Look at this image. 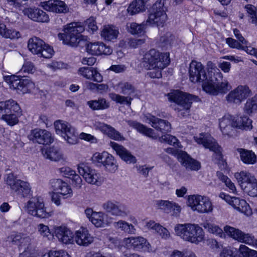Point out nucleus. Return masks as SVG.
<instances>
[{"label":"nucleus","mask_w":257,"mask_h":257,"mask_svg":"<svg viewBox=\"0 0 257 257\" xmlns=\"http://www.w3.org/2000/svg\"><path fill=\"white\" fill-rule=\"evenodd\" d=\"M113 88L116 91L127 96L110 93L109 94V98L117 103L130 106L133 99L131 95L136 92L134 86L128 82L121 81L116 84Z\"/></svg>","instance_id":"nucleus-5"},{"label":"nucleus","mask_w":257,"mask_h":257,"mask_svg":"<svg viewBox=\"0 0 257 257\" xmlns=\"http://www.w3.org/2000/svg\"><path fill=\"white\" fill-rule=\"evenodd\" d=\"M236 151L239 155L240 160L244 164L253 165L256 162V156L252 151L242 148H238Z\"/></svg>","instance_id":"nucleus-38"},{"label":"nucleus","mask_w":257,"mask_h":257,"mask_svg":"<svg viewBox=\"0 0 257 257\" xmlns=\"http://www.w3.org/2000/svg\"><path fill=\"white\" fill-rule=\"evenodd\" d=\"M188 205L193 211L200 213L207 212L208 199L206 196L198 195L189 196L188 198Z\"/></svg>","instance_id":"nucleus-20"},{"label":"nucleus","mask_w":257,"mask_h":257,"mask_svg":"<svg viewBox=\"0 0 257 257\" xmlns=\"http://www.w3.org/2000/svg\"><path fill=\"white\" fill-rule=\"evenodd\" d=\"M104 214L102 212H96L90 220L91 222L97 227H102L104 225Z\"/></svg>","instance_id":"nucleus-55"},{"label":"nucleus","mask_w":257,"mask_h":257,"mask_svg":"<svg viewBox=\"0 0 257 257\" xmlns=\"http://www.w3.org/2000/svg\"><path fill=\"white\" fill-rule=\"evenodd\" d=\"M5 181L10 189L21 197H25L31 194V187L29 182L18 179L13 173L7 175Z\"/></svg>","instance_id":"nucleus-12"},{"label":"nucleus","mask_w":257,"mask_h":257,"mask_svg":"<svg viewBox=\"0 0 257 257\" xmlns=\"http://www.w3.org/2000/svg\"><path fill=\"white\" fill-rule=\"evenodd\" d=\"M70 179L72 180V185L75 187L77 188H81L82 184V180L79 175L76 174V172L70 177Z\"/></svg>","instance_id":"nucleus-60"},{"label":"nucleus","mask_w":257,"mask_h":257,"mask_svg":"<svg viewBox=\"0 0 257 257\" xmlns=\"http://www.w3.org/2000/svg\"><path fill=\"white\" fill-rule=\"evenodd\" d=\"M22 71L28 73H33L36 71V68L32 62L26 61L23 65Z\"/></svg>","instance_id":"nucleus-61"},{"label":"nucleus","mask_w":257,"mask_h":257,"mask_svg":"<svg viewBox=\"0 0 257 257\" xmlns=\"http://www.w3.org/2000/svg\"><path fill=\"white\" fill-rule=\"evenodd\" d=\"M84 28L79 23H72L64 29L63 33L58 35L59 40L65 44L72 47H76L82 40V35Z\"/></svg>","instance_id":"nucleus-4"},{"label":"nucleus","mask_w":257,"mask_h":257,"mask_svg":"<svg viewBox=\"0 0 257 257\" xmlns=\"http://www.w3.org/2000/svg\"><path fill=\"white\" fill-rule=\"evenodd\" d=\"M194 139L198 144H202L205 148H209V142L203 134H201L199 137H195Z\"/></svg>","instance_id":"nucleus-62"},{"label":"nucleus","mask_w":257,"mask_h":257,"mask_svg":"<svg viewBox=\"0 0 257 257\" xmlns=\"http://www.w3.org/2000/svg\"><path fill=\"white\" fill-rule=\"evenodd\" d=\"M251 94V90L247 85H239L226 95L225 100L229 104L239 105Z\"/></svg>","instance_id":"nucleus-14"},{"label":"nucleus","mask_w":257,"mask_h":257,"mask_svg":"<svg viewBox=\"0 0 257 257\" xmlns=\"http://www.w3.org/2000/svg\"><path fill=\"white\" fill-rule=\"evenodd\" d=\"M128 124L136 129L138 132L143 135L153 139L158 138V136L155 133L154 131L135 121H128Z\"/></svg>","instance_id":"nucleus-39"},{"label":"nucleus","mask_w":257,"mask_h":257,"mask_svg":"<svg viewBox=\"0 0 257 257\" xmlns=\"http://www.w3.org/2000/svg\"><path fill=\"white\" fill-rule=\"evenodd\" d=\"M123 243L126 247L133 248L136 250L150 251L151 249L150 244L142 236L125 237L123 239Z\"/></svg>","instance_id":"nucleus-23"},{"label":"nucleus","mask_w":257,"mask_h":257,"mask_svg":"<svg viewBox=\"0 0 257 257\" xmlns=\"http://www.w3.org/2000/svg\"><path fill=\"white\" fill-rule=\"evenodd\" d=\"M147 25L146 22L141 24L135 22L128 23L126 24V28L129 33L133 35L141 34L144 32L145 26Z\"/></svg>","instance_id":"nucleus-50"},{"label":"nucleus","mask_w":257,"mask_h":257,"mask_svg":"<svg viewBox=\"0 0 257 257\" xmlns=\"http://www.w3.org/2000/svg\"><path fill=\"white\" fill-rule=\"evenodd\" d=\"M170 101L174 102L176 104L174 106V110L178 113L179 117H185L189 115L190 108L192 101H198L199 98L179 90L174 91L168 94Z\"/></svg>","instance_id":"nucleus-3"},{"label":"nucleus","mask_w":257,"mask_h":257,"mask_svg":"<svg viewBox=\"0 0 257 257\" xmlns=\"http://www.w3.org/2000/svg\"><path fill=\"white\" fill-rule=\"evenodd\" d=\"M234 177L244 193L251 197H257V179L253 174L241 171L235 173Z\"/></svg>","instance_id":"nucleus-6"},{"label":"nucleus","mask_w":257,"mask_h":257,"mask_svg":"<svg viewBox=\"0 0 257 257\" xmlns=\"http://www.w3.org/2000/svg\"><path fill=\"white\" fill-rule=\"evenodd\" d=\"M176 234L186 241L198 244L204 239L203 229L195 223L178 224L174 228Z\"/></svg>","instance_id":"nucleus-2"},{"label":"nucleus","mask_w":257,"mask_h":257,"mask_svg":"<svg viewBox=\"0 0 257 257\" xmlns=\"http://www.w3.org/2000/svg\"><path fill=\"white\" fill-rule=\"evenodd\" d=\"M39 233L43 237L50 239L52 236V233L48 226L43 223L39 224L37 226Z\"/></svg>","instance_id":"nucleus-57"},{"label":"nucleus","mask_w":257,"mask_h":257,"mask_svg":"<svg viewBox=\"0 0 257 257\" xmlns=\"http://www.w3.org/2000/svg\"><path fill=\"white\" fill-rule=\"evenodd\" d=\"M114 228L128 234L134 235L136 233L137 230L133 224L129 223L123 220H119L113 223Z\"/></svg>","instance_id":"nucleus-41"},{"label":"nucleus","mask_w":257,"mask_h":257,"mask_svg":"<svg viewBox=\"0 0 257 257\" xmlns=\"http://www.w3.org/2000/svg\"><path fill=\"white\" fill-rule=\"evenodd\" d=\"M95 126L96 128L100 130L101 132L111 139L117 141L124 140V138L114 128L109 125L100 122H96Z\"/></svg>","instance_id":"nucleus-33"},{"label":"nucleus","mask_w":257,"mask_h":257,"mask_svg":"<svg viewBox=\"0 0 257 257\" xmlns=\"http://www.w3.org/2000/svg\"><path fill=\"white\" fill-rule=\"evenodd\" d=\"M20 110L19 104L14 100L10 99L6 101H0V115L12 112H18Z\"/></svg>","instance_id":"nucleus-40"},{"label":"nucleus","mask_w":257,"mask_h":257,"mask_svg":"<svg viewBox=\"0 0 257 257\" xmlns=\"http://www.w3.org/2000/svg\"><path fill=\"white\" fill-rule=\"evenodd\" d=\"M210 69V94L217 95L226 93L231 87L228 81L222 80V74L218 68L211 66Z\"/></svg>","instance_id":"nucleus-7"},{"label":"nucleus","mask_w":257,"mask_h":257,"mask_svg":"<svg viewBox=\"0 0 257 257\" xmlns=\"http://www.w3.org/2000/svg\"><path fill=\"white\" fill-rule=\"evenodd\" d=\"M0 36L5 39H18L21 37L20 33L14 29H8L3 23H0Z\"/></svg>","instance_id":"nucleus-43"},{"label":"nucleus","mask_w":257,"mask_h":257,"mask_svg":"<svg viewBox=\"0 0 257 257\" xmlns=\"http://www.w3.org/2000/svg\"><path fill=\"white\" fill-rule=\"evenodd\" d=\"M252 120L246 116H240L234 120L233 127L249 131L252 128Z\"/></svg>","instance_id":"nucleus-48"},{"label":"nucleus","mask_w":257,"mask_h":257,"mask_svg":"<svg viewBox=\"0 0 257 257\" xmlns=\"http://www.w3.org/2000/svg\"><path fill=\"white\" fill-rule=\"evenodd\" d=\"M189 80L193 83H200L203 90L209 92V79L204 66L199 62L192 60L189 69Z\"/></svg>","instance_id":"nucleus-8"},{"label":"nucleus","mask_w":257,"mask_h":257,"mask_svg":"<svg viewBox=\"0 0 257 257\" xmlns=\"http://www.w3.org/2000/svg\"><path fill=\"white\" fill-rule=\"evenodd\" d=\"M166 0H157L149 10L147 25L162 26L167 19V7L165 6Z\"/></svg>","instance_id":"nucleus-9"},{"label":"nucleus","mask_w":257,"mask_h":257,"mask_svg":"<svg viewBox=\"0 0 257 257\" xmlns=\"http://www.w3.org/2000/svg\"><path fill=\"white\" fill-rule=\"evenodd\" d=\"M119 34L118 29L113 25H104L100 33L101 38L106 41H114L117 38Z\"/></svg>","instance_id":"nucleus-37"},{"label":"nucleus","mask_w":257,"mask_h":257,"mask_svg":"<svg viewBox=\"0 0 257 257\" xmlns=\"http://www.w3.org/2000/svg\"><path fill=\"white\" fill-rule=\"evenodd\" d=\"M234 119L230 115H226L219 120V126L220 130L224 135H228V130L232 126Z\"/></svg>","instance_id":"nucleus-46"},{"label":"nucleus","mask_w":257,"mask_h":257,"mask_svg":"<svg viewBox=\"0 0 257 257\" xmlns=\"http://www.w3.org/2000/svg\"><path fill=\"white\" fill-rule=\"evenodd\" d=\"M29 244L24 245L23 247L19 248L20 250H23V251L20 253V257H37L38 253L32 244V241L30 242Z\"/></svg>","instance_id":"nucleus-52"},{"label":"nucleus","mask_w":257,"mask_h":257,"mask_svg":"<svg viewBox=\"0 0 257 257\" xmlns=\"http://www.w3.org/2000/svg\"><path fill=\"white\" fill-rule=\"evenodd\" d=\"M148 0H135L129 5L127 11L131 15H134L146 10V4Z\"/></svg>","instance_id":"nucleus-45"},{"label":"nucleus","mask_w":257,"mask_h":257,"mask_svg":"<svg viewBox=\"0 0 257 257\" xmlns=\"http://www.w3.org/2000/svg\"><path fill=\"white\" fill-rule=\"evenodd\" d=\"M45 158L53 161H58L63 159V155L59 149L53 147L42 150Z\"/></svg>","instance_id":"nucleus-44"},{"label":"nucleus","mask_w":257,"mask_h":257,"mask_svg":"<svg viewBox=\"0 0 257 257\" xmlns=\"http://www.w3.org/2000/svg\"><path fill=\"white\" fill-rule=\"evenodd\" d=\"M145 117L147 122L151 123L152 126L156 130L162 133L171 131V125L167 120L157 118L149 113L146 114Z\"/></svg>","instance_id":"nucleus-26"},{"label":"nucleus","mask_w":257,"mask_h":257,"mask_svg":"<svg viewBox=\"0 0 257 257\" xmlns=\"http://www.w3.org/2000/svg\"><path fill=\"white\" fill-rule=\"evenodd\" d=\"M47 257H71L68 253L64 250H60L58 251L51 250L48 255Z\"/></svg>","instance_id":"nucleus-59"},{"label":"nucleus","mask_w":257,"mask_h":257,"mask_svg":"<svg viewBox=\"0 0 257 257\" xmlns=\"http://www.w3.org/2000/svg\"><path fill=\"white\" fill-rule=\"evenodd\" d=\"M5 80L11 88L20 94L30 93L35 88V83L29 78L20 79L19 76L13 75L5 76Z\"/></svg>","instance_id":"nucleus-10"},{"label":"nucleus","mask_w":257,"mask_h":257,"mask_svg":"<svg viewBox=\"0 0 257 257\" xmlns=\"http://www.w3.org/2000/svg\"><path fill=\"white\" fill-rule=\"evenodd\" d=\"M53 231V234L57 237L59 242L65 244L73 243L74 235L70 228L66 225H55Z\"/></svg>","instance_id":"nucleus-21"},{"label":"nucleus","mask_w":257,"mask_h":257,"mask_svg":"<svg viewBox=\"0 0 257 257\" xmlns=\"http://www.w3.org/2000/svg\"><path fill=\"white\" fill-rule=\"evenodd\" d=\"M144 60L150 70L148 75L153 78H159L162 76V70L170 63L169 54L151 49L145 54Z\"/></svg>","instance_id":"nucleus-1"},{"label":"nucleus","mask_w":257,"mask_h":257,"mask_svg":"<svg viewBox=\"0 0 257 257\" xmlns=\"http://www.w3.org/2000/svg\"><path fill=\"white\" fill-rule=\"evenodd\" d=\"M109 146L122 160L128 164H135L137 162L136 158L123 146L114 142H110Z\"/></svg>","instance_id":"nucleus-25"},{"label":"nucleus","mask_w":257,"mask_h":257,"mask_svg":"<svg viewBox=\"0 0 257 257\" xmlns=\"http://www.w3.org/2000/svg\"><path fill=\"white\" fill-rule=\"evenodd\" d=\"M87 104L91 109L94 110L106 109L110 106L109 102L103 98L88 101Z\"/></svg>","instance_id":"nucleus-47"},{"label":"nucleus","mask_w":257,"mask_h":257,"mask_svg":"<svg viewBox=\"0 0 257 257\" xmlns=\"http://www.w3.org/2000/svg\"><path fill=\"white\" fill-rule=\"evenodd\" d=\"M106 158V157L103 155V152L102 153L96 152L93 154L91 158V160L93 163L96 164L99 166L100 163H102V159Z\"/></svg>","instance_id":"nucleus-64"},{"label":"nucleus","mask_w":257,"mask_h":257,"mask_svg":"<svg viewBox=\"0 0 257 257\" xmlns=\"http://www.w3.org/2000/svg\"><path fill=\"white\" fill-rule=\"evenodd\" d=\"M103 209L114 216L125 217L129 213L126 206L116 201H108L103 204Z\"/></svg>","instance_id":"nucleus-22"},{"label":"nucleus","mask_w":257,"mask_h":257,"mask_svg":"<svg viewBox=\"0 0 257 257\" xmlns=\"http://www.w3.org/2000/svg\"><path fill=\"white\" fill-rule=\"evenodd\" d=\"M24 14L34 21L48 23L49 21V16L42 10L36 8H28L23 10Z\"/></svg>","instance_id":"nucleus-29"},{"label":"nucleus","mask_w":257,"mask_h":257,"mask_svg":"<svg viewBox=\"0 0 257 257\" xmlns=\"http://www.w3.org/2000/svg\"><path fill=\"white\" fill-rule=\"evenodd\" d=\"M56 133L61 135L70 144H75L77 137L74 129L70 124L61 120H57L54 123Z\"/></svg>","instance_id":"nucleus-19"},{"label":"nucleus","mask_w":257,"mask_h":257,"mask_svg":"<svg viewBox=\"0 0 257 257\" xmlns=\"http://www.w3.org/2000/svg\"><path fill=\"white\" fill-rule=\"evenodd\" d=\"M224 233L229 237L237 241L253 246L255 244L254 236L249 233H245L238 228L229 225L224 227Z\"/></svg>","instance_id":"nucleus-16"},{"label":"nucleus","mask_w":257,"mask_h":257,"mask_svg":"<svg viewBox=\"0 0 257 257\" xmlns=\"http://www.w3.org/2000/svg\"><path fill=\"white\" fill-rule=\"evenodd\" d=\"M126 69V67L123 64H117L111 65L109 70L116 73L124 72Z\"/></svg>","instance_id":"nucleus-63"},{"label":"nucleus","mask_w":257,"mask_h":257,"mask_svg":"<svg viewBox=\"0 0 257 257\" xmlns=\"http://www.w3.org/2000/svg\"><path fill=\"white\" fill-rule=\"evenodd\" d=\"M257 110V94L252 97L248 99L244 104V111L250 114Z\"/></svg>","instance_id":"nucleus-51"},{"label":"nucleus","mask_w":257,"mask_h":257,"mask_svg":"<svg viewBox=\"0 0 257 257\" xmlns=\"http://www.w3.org/2000/svg\"><path fill=\"white\" fill-rule=\"evenodd\" d=\"M30 140L39 144L49 145L53 142L51 133L45 130L36 128L32 130L29 136Z\"/></svg>","instance_id":"nucleus-24"},{"label":"nucleus","mask_w":257,"mask_h":257,"mask_svg":"<svg viewBox=\"0 0 257 257\" xmlns=\"http://www.w3.org/2000/svg\"><path fill=\"white\" fill-rule=\"evenodd\" d=\"M164 151L170 154L174 155L178 161L186 170L197 171L200 167V163L192 159L187 153L182 151H177L173 148L165 149Z\"/></svg>","instance_id":"nucleus-15"},{"label":"nucleus","mask_w":257,"mask_h":257,"mask_svg":"<svg viewBox=\"0 0 257 257\" xmlns=\"http://www.w3.org/2000/svg\"><path fill=\"white\" fill-rule=\"evenodd\" d=\"M79 173L83 176L86 182L89 184L99 186L103 182L100 174L96 170L90 168L84 164L78 166Z\"/></svg>","instance_id":"nucleus-18"},{"label":"nucleus","mask_w":257,"mask_h":257,"mask_svg":"<svg viewBox=\"0 0 257 257\" xmlns=\"http://www.w3.org/2000/svg\"><path fill=\"white\" fill-rule=\"evenodd\" d=\"M105 169L111 173H114L118 168V165L116 164V161L111 155L108 156V158L105 161L103 165Z\"/></svg>","instance_id":"nucleus-54"},{"label":"nucleus","mask_w":257,"mask_h":257,"mask_svg":"<svg viewBox=\"0 0 257 257\" xmlns=\"http://www.w3.org/2000/svg\"><path fill=\"white\" fill-rule=\"evenodd\" d=\"M78 74L83 77L96 82L103 81V77L96 68L94 67H82L78 70Z\"/></svg>","instance_id":"nucleus-31"},{"label":"nucleus","mask_w":257,"mask_h":257,"mask_svg":"<svg viewBox=\"0 0 257 257\" xmlns=\"http://www.w3.org/2000/svg\"><path fill=\"white\" fill-rule=\"evenodd\" d=\"M158 207L167 213L173 212L175 215H178L181 211L180 206L174 201L159 200L156 201Z\"/></svg>","instance_id":"nucleus-35"},{"label":"nucleus","mask_w":257,"mask_h":257,"mask_svg":"<svg viewBox=\"0 0 257 257\" xmlns=\"http://www.w3.org/2000/svg\"><path fill=\"white\" fill-rule=\"evenodd\" d=\"M244 9L248 18V20L251 24L257 25V6L251 4L245 5Z\"/></svg>","instance_id":"nucleus-49"},{"label":"nucleus","mask_w":257,"mask_h":257,"mask_svg":"<svg viewBox=\"0 0 257 257\" xmlns=\"http://www.w3.org/2000/svg\"><path fill=\"white\" fill-rule=\"evenodd\" d=\"M14 112V111H12V112L5 114L2 115L1 118L2 120L6 122L8 125L13 126L17 124L19 122L18 117Z\"/></svg>","instance_id":"nucleus-53"},{"label":"nucleus","mask_w":257,"mask_h":257,"mask_svg":"<svg viewBox=\"0 0 257 257\" xmlns=\"http://www.w3.org/2000/svg\"><path fill=\"white\" fill-rule=\"evenodd\" d=\"M219 197L224 200L236 211L249 216L252 214V210L246 201L238 197H231L225 193H220Z\"/></svg>","instance_id":"nucleus-17"},{"label":"nucleus","mask_w":257,"mask_h":257,"mask_svg":"<svg viewBox=\"0 0 257 257\" xmlns=\"http://www.w3.org/2000/svg\"><path fill=\"white\" fill-rule=\"evenodd\" d=\"M217 176L224 183L225 185L230 190V192L236 194V189L234 184L226 176L223 175L221 173H217Z\"/></svg>","instance_id":"nucleus-56"},{"label":"nucleus","mask_w":257,"mask_h":257,"mask_svg":"<svg viewBox=\"0 0 257 257\" xmlns=\"http://www.w3.org/2000/svg\"><path fill=\"white\" fill-rule=\"evenodd\" d=\"M226 42L228 45L232 48L244 51L249 55L254 56L257 58V48H254L247 44H242L240 41L231 38L226 39Z\"/></svg>","instance_id":"nucleus-34"},{"label":"nucleus","mask_w":257,"mask_h":257,"mask_svg":"<svg viewBox=\"0 0 257 257\" xmlns=\"http://www.w3.org/2000/svg\"><path fill=\"white\" fill-rule=\"evenodd\" d=\"M40 6L47 11L56 13H65L68 10L65 3L59 0H49L42 2L40 3Z\"/></svg>","instance_id":"nucleus-27"},{"label":"nucleus","mask_w":257,"mask_h":257,"mask_svg":"<svg viewBox=\"0 0 257 257\" xmlns=\"http://www.w3.org/2000/svg\"><path fill=\"white\" fill-rule=\"evenodd\" d=\"M28 48L32 53L45 58H51L54 54V50L51 46L36 37L29 40Z\"/></svg>","instance_id":"nucleus-13"},{"label":"nucleus","mask_w":257,"mask_h":257,"mask_svg":"<svg viewBox=\"0 0 257 257\" xmlns=\"http://www.w3.org/2000/svg\"><path fill=\"white\" fill-rule=\"evenodd\" d=\"M161 143H167L171 145H177L178 142V139L174 136L169 134H166L159 138Z\"/></svg>","instance_id":"nucleus-58"},{"label":"nucleus","mask_w":257,"mask_h":257,"mask_svg":"<svg viewBox=\"0 0 257 257\" xmlns=\"http://www.w3.org/2000/svg\"><path fill=\"white\" fill-rule=\"evenodd\" d=\"M8 241L13 244L18 245L19 248L24 245L29 244L31 238L29 236H22L21 233L14 232L8 238Z\"/></svg>","instance_id":"nucleus-42"},{"label":"nucleus","mask_w":257,"mask_h":257,"mask_svg":"<svg viewBox=\"0 0 257 257\" xmlns=\"http://www.w3.org/2000/svg\"><path fill=\"white\" fill-rule=\"evenodd\" d=\"M86 50L87 52L95 55H110L112 50L102 42L90 43L87 45Z\"/></svg>","instance_id":"nucleus-32"},{"label":"nucleus","mask_w":257,"mask_h":257,"mask_svg":"<svg viewBox=\"0 0 257 257\" xmlns=\"http://www.w3.org/2000/svg\"><path fill=\"white\" fill-rule=\"evenodd\" d=\"M75 240L78 245L87 246L93 242V237L86 228L82 227L76 231Z\"/></svg>","instance_id":"nucleus-36"},{"label":"nucleus","mask_w":257,"mask_h":257,"mask_svg":"<svg viewBox=\"0 0 257 257\" xmlns=\"http://www.w3.org/2000/svg\"><path fill=\"white\" fill-rule=\"evenodd\" d=\"M25 208L29 214L40 218H48L53 214L52 211L45 207L42 199L38 197L31 198L27 203Z\"/></svg>","instance_id":"nucleus-11"},{"label":"nucleus","mask_w":257,"mask_h":257,"mask_svg":"<svg viewBox=\"0 0 257 257\" xmlns=\"http://www.w3.org/2000/svg\"><path fill=\"white\" fill-rule=\"evenodd\" d=\"M210 151L214 153L213 159L218 164L221 170L226 168L227 164L224 160L222 155V148L218 145L216 140L213 138H210Z\"/></svg>","instance_id":"nucleus-30"},{"label":"nucleus","mask_w":257,"mask_h":257,"mask_svg":"<svg viewBox=\"0 0 257 257\" xmlns=\"http://www.w3.org/2000/svg\"><path fill=\"white\" fill-rule=\"evenodd\" d=\"M51 188L53 191L63 195L67 198L72 195V190L70 186L65 182L60 179H54L50 181Z\"/></svg>","instance_id":"nucleus-28"}]
</instances>
